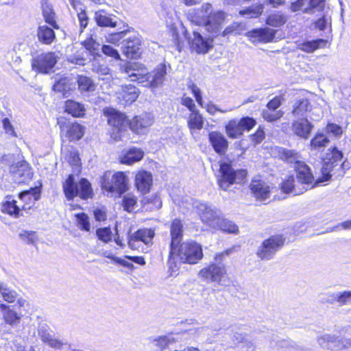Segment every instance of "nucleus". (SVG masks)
Instances as JSON below:
<instances>
[{
    "instance_id": "1",
    "label": "nucleus",
    "mask_w": 351,
    "mask_h": 351,
    "mask_svg": "<svg viewBox=\"0 0 351 351\" xmlns=\"http://www.w3.org/2000/svg\"><path fill=\"white\" fill-rule=\"evenodd\" d=\"M212 5L209 3L202 6L200 10L190 14L191 21L197 25H203L206 30L211 34H217L221 29V25L225 20L226 13L223 11H216L211 13Z\"/></svg>"
},
{
    "instance_id": "2",
    "label": "nucleus",
    "mask_w": 351,
    "mask_h": 351,
    "mask_svg": "<svg viewBox=\"0 0 351 351\" xmlns=\"http://www.w3.org/2000/svg\"><path fill=\"white\" fill-rule=\"evenodd\" d=\"M343 154L341 151L334 147L328 149L323 160L322 177L316 180L317 184L329 181L332 176L336 178L343 177L345 173Z\"/></svg>"
},
{
    "instance_id": "3",
    "label": "nucleus",
    "mask_w": 351,
    "mask_h": 351,
    "mask_svg": "<svg viewBox=\"0 0 351 351\" xmlns=\"http://www.w3.org/2000/svg\"><path fill=\"white\" fill-rule=\"evenodd\" d=\"M278 155L282 160L293 165V168L297 172V180L299 183L307 184L308 186H311L314 181V177L310 167L302 160L299 152L293 149L280 148Z\"/></svg>"
},
{
    "instance_id": "4",
    "label": "nucleus",
    "mask_w": 351,
    "mask_h": 351,
    "mask_svg": "<svg viewBox=\"0 0 351 351\" xmlns=\"http://www.w3.org/2000/svg\"><path fill=\"white\" fill-rule=\"evenodd\" d=\"M232 252V249H228L217 254L215 258L216 263H213L202 269L199 271L200 277L208 282L217 283L221 286L228 285L229 280L227 276L226 267L222 261L225 255L228 256Z\"/></svg>"
},
{
    "instance_id": "5",
    "label": "nucleus",
    "mask_w": 351,
    "mask_h": 351,
    "mask_svg": "<svg viewBox=\"0 0 351 351\" xmlns=\"http://www.w3.org/2000/svg\"><path fill=\"white\" fill-rule=\"evenodd\" d=\"M62 189L68 200H73L75 197H79L82 199L86 200L88 198H92L93 196V191L90 182L86 178H81L77 182L73 174H70L63 182Z\"/></svg>"
},
{
    "instance_id": "6",
    "label": "nucleus",
    "mask_w": 351,
    "mask_h": 351,
    "mask_svg": "<svg viewBox=\"0 0 351 351\" xmlns=\"http://www.w3.org/2000/svg\"><path fill=\"white\" fill-rule=\"evenodd\" d=\"M246 176V170L243 169L235 170L230 162H221L219 165L217 182L221 189L226 191L234 184L244 182Z\"/></svg>"
},
{
    "instance_id": "7",
    "label": "nucleus",
    "mask_w": 351,
    "mask_h": 351,
    "mask_svg": "<svg viewBox=\"0 0 351 351\" xmlns=\"http://www.w3.org/2000/svg\"><path fill=\"white\" fill-rule=\"evenodd\" d=\"M180 263L193 265L203 257L202 245L193 241L182 242L176 247L175 252Z\"/></svg>"
},
{
    "instance_id": "8",
    "label": "nucleus",
    "mask_w": 351,
    "mask_h": 351,
    "mask_svg": "<svg viewBox=\"0 0 351 351\" xmlns=\"http://www.w3.org/2000/svg\"><path fill=\"white\" fill-rule=\"evenodd\" d=\"M101 186L108 192L115 193L121 196L128 190V178L122 171L113 175L111 172H106L101 178Z\"/></svg>"
},
{
    "instance_id": "9",
    "label": "nucleus",
    "mask_w": 351,
    "mask_h": 351,
    "mask_svg": "<svg viewBox=\"0 0 351 351\" xmlns=\"http://www.w3.org/2000/svg\"><path fill=\"white\" fill-rule=\"evenodd\" d=\"M104 114L107 117L108 124L113 128L112 137L116 141L122 140L123 133L130 128V121L126 115L112 108H104Z\"/></svg>"
},
{
    "instance_id": "10",
    "label": "nucleus",
    "mask_w": 351,
    "mask_h": 351,
    "mask_svg": "<svg viewBox=\"0 0 351 351\" xmlns=\"http://www.w3.org/2000/svg\"><path fill=\"white\" fill-rule=\"evenodd\" d=\"M193 206L197 209L202 222L212 228L217 227L222 217L221 211L215 206L197 199H192Z\"/></svg>"
},
{
    "instance_id": "11",
    "label": "nucleus",
    "mask_w": 351,
    "mask_h": 351,
    "mask_svg": "<svg viewBox=\"0 0 351 351\" xmlns=\"http://www.w3.org/2000/svg\"><path fill=\"white\" fill-rule=\"evenodd\" d=\"M285 238L281 234L270 237L265 240L257 250L256 254L261 260L272 259L276 252L284 245Z\"/></svg>"
},
{
    "instance_id": "12",
    "label": "nucleus",
    "mask_w": 351,
    "mask_h": 351,
    "mask_svg": "<svg viewBox=\"0 0 351 351\" xmlns=\"http://www.w3.org/2000/svg\"><path fill=\"white\" fill-rule=\"evenodd\" d=\"M256 123V120L250 117H244L240 119H233L225 126L228 136L235 139L243 135L245 131H250Z\"/></svg>"
},
{
    "instance_id": "13",
    "label": "nucleus",
    "mask_w": 351,
    "mask_h": 351,
    "mask_svg": "<svg viewBox=\"0 0 351 351\" xmlns=\"http://www.w3.org/2000/svg\"><path fill=\"white\" fill-rule=\"evenodd\" d=\"M58 56L55 52L43 53L32 59L34 70L42 73H48L57 63Z\"/></svg>"
},
{
    "instance_id": "14",
    "label": "nucleus",
    "mask_w": 351,
    "mask_h": 351,
    "mask_svg": "<svg viewBox=\"0 0 351 351\" xmlns=\"http://www.w3.org/2000/svg\"><path fill=\"white\" fill-rule=\"evenodd\" d=\"M317 343L320 347L332 351L351 348V339L347 338L339 339L335 335L329 334L318 337Z\"/></svg>"
},
{
    "instance_id": "15",
    "label": "nucleus",
    "mask_w": 351,
    "mask_h": 351,
    "mask_svg": "<svg viewBox=\"0 0 351 351\" xmlns=\"http://www.w3.org/2000/svg\"><path fill=\"white\" fill-rule=\"evenodd\" d=\"M167 67L164 63L158 64L151 73H149L145 77L147 86L152 90L162 86L164 82L167 79Z\"/></svg>"
},
{
    "instance_id": "16",
    "label": "nucleus",
    "mask_w": 351,
    "mask_h": 351,
    "mask_svg": "<svg viewBox=\"0 0 351 351\" xmlns=\"http://www.w3.org/2000/svg\"><path fill=\"white\" fill-rule=\"evenodd\" d=\"M193 38H189V44L192 51L199 54H205L213 47V40L203 37L198 32L193 31Z\"/></svg>"
},
{
    "instance_id": "17",
    "label": "nucleus",
    "mask_w": 351,
    "mask_h": 351,
    "mask_svg": "<svg viewBox=\"0 0 351 351\" xmlns=\"http://www.w3.org/2000/svg\"><path fill=\"white\" fill-rule=\"evenodd\" d=\"M15 182L23 183L30 180L33 177L32 168L26 161H21L12 165L10 167Z\"/></svg>"
},
{
    "instance_id": "18",
    "label": "nucleus",
    "mask_w": 351,
    "mask_h": 351,
    "mask_svg": "<svg viewBox=\"0 0 351 351\" xmlns=\"http://www.w3.org/2000/svg\"><path fill=\"white\" fill-rule=\"evenodd\" d=\"M313 124L306 118H295L291 123L293 134L303 139H308L313 129Z\"/></svg>"
},
{
    "instance_id": "19",
    "label": "nucleus",
    "mask_w": 351,
    "mask_h": 351,
    "mask_svg": "<svg viewBox=\"0 0 351 351\" xmlns=\"http://www.w3.org/2000/svg\"><path fill=\"white\" fill-rule=\"evenodd\" d=\"M122 50L123 54L130 59H137L141 54V42L136 36L128 38L123 41Z\"/></svg>"
},
{
    "instance_id": "20",
    "label": "nucleus",
    "mask_w": 351,
    "mask_h": 351,
    "mask_svg": "<svg viewBox=\"0 0 351 351\" xmlns=\"http://www.w3.org/2000/svg\"><path fill=\"white\" fill-rule=\"evenodd\" d=\"M153 119L152 114L147 112L135 116L132 120L130 121V128L135 133H143L147 128L152 125Z\"/></svg>"
},
{
    "instance_id": "21",
    "label": "nucleus",
    "mask_w": 351,
    "mask_h": 351,
    "mask_svg": "<svg viewBox=\"0 0 351 351\" xmlns=\"http://www.w3.org/2000/svg\"><path fill=\"white\" fill-rule=\"evenodd\" d=\"M171 242L169 248H171V253L175 252L176 247L181 244L183 239L184 226L182 221L175 219L170 224Z\"/></svg>"
},
{
    "instance_id": "22",
    "label": "nucleus",
    "mask_w": 351,
    "mask_h": 351,
    "mask_svg": "<svg viewBox=\"0 0 351 351\" xmlns=\"http://www.w3.org/2000/svg\"><path fill=\"white\" fill-rule=\"evenodd\" d=\"M119 18L106 10L101 9L95 12L94 21L97 26L101 27H116Z\"/></svg>"
},
{
    "instance_id": "23",
    "label": "nucleus",
    "mask_w": 351,
    "mask_h": 351,
    "mask_svg": "<svg viewBox=\"0 0 351 351\" xmlns=\"http://www.w3.org/2000/svg\"><path fill=\"white\" fill-rule=\"evenodd\" d=\"M208 141L215 152L219 155H223L228 150V141L223 134L212 131L208 134Z\"/></svg>"
},
{
    "instance_id": "24",
    "label": "nucleus",
    "mask_w": 351,
    "mask_h": 351,
    "mask_svg": "<svg viewBox=\"0 0 351 351\" xmlns=\"http://www.w3.org/2000/svg\"><path fill=\"white\" fill-rule=\"evenodd\" d=\"M277 30L269 27L254 29L248 32V36L253 43H271L273 41Z\"/></svg>"
},
{
    "instance_id": "25",
    "label": "nucleus",
    "mask_w": 351,
    "mask_h": 351,
    "mask_svg": "<svg viewBox=\"0 0 351 351\" xmlns=\"http://www.w3.org/2000/svg\"><path fill=\"white\" fill-rule=\"evenodd\" d=\"M304 185L305 186H304L302 189H298L295 184L294 177L291 176L282 182L280 184V189L284 193H292L293 195H298L303 193L310 189L317 186L318 184H317L316 181L314 180L310 186H308L307 184Z\"/></svg>"
},
{
    "instance_id": "26",
    "label": "nucleus",
    "mask_w": 351,
    "mask_h": 351,
    "mask_svg": "<svg viewBox=\"0 0 351 351\" xmlns=\"http://www.w3.org/2000/svg\"><path fill=\"white\" fill-rule=\"evenodd\" d=\"M154 235V231L152 229H139L129 237L128 245L132 249H136L135 243L138 241L148 245L152 243Z\"/></svg>"
},
{
    "instance_id": "27",
    "label": "nucleus",
    "mask_w": 351,
    "mask_h": 351,
    "mask_svg": "<svg viewBox=\"0 0 351 351\" xmlns=\"http://www.w3.org/2000/svg\"><path fill=\"white\" fill-rule=\"evenodd\" d=\"M250 186L252 193L257 199L263 201L269 197V186L264 181L253 180Z\"/></svg>"
},
{
    "instance_id": "28",
    "label": "nucleus",
    "mask_w": 351,
    "mask_h": 351,
    "mask_svg": "<svg viewBox=\"0 0 351 351\" xmlns=\"http://www.w3.org/2000/svg\"><path fill=\"white\" fill-rule=\"evenodd\" d=\"M152 185V175L146 171H139L135 177V186L143 194L147 193Z\"/></svg>"
},
{
    "instance_id": "29",
    "label": "nucleus",
    "mask_w": 351,
    "mask_h": 351,
    "mask_svg": "<svg viewBox=\"0 0 351 351\" xmlns=\"http://www.w3.org/2000/svg\"><path fill=\"white\" fill-rule=\"evenodd\" d=\"M310 101L306 97H297L293 104L291 114L295 118L306 117V113L311 110Z\"/></svg>"
},
{
    "instance_id": "30",
    "label": "nucleus",
    "mask_w": 351,
    "mask_h": 351,
    "mask_svg": "<svg viewBox=\"0 0 351 351\" xmlns=\"http://www.w3.org/2000/svg\"><path fill=\"white\" fill-rule=\"evenodd\" d=\"M36 36L40 43L47 45L52 44L56 38L53 29L46 25L38 26Z\"/></svg>"
},
{
    "instance_id": "31",
    "label": "nucleus",
    "mask_w": 351,
    "mask_h": 351,
    "mask_svg": "<svg viewBox=\"0 0 351 351\" xmlns=\"http://www.w3.org/2000/svg\"><path fill=\"white\" fill-rule=\"evenodd\" d=\"M75 88V82L69 77H62L55 81L53 90L56 92L62 93L66 97V94Z\"/></svg>"
},
{
    "instance_id": "32",
    "label": "nucleus",
    "mask_w": 351,
    "mask_h": 351,
    "mask_svg": "<svg viewBox=\"0 0 351 351\" xmlns=\"http://www.w3.org/2000/svg\"><path fill=\"white\" fill-rule=\"evenodd\" d=\"M38 336L42 341L55 349H60L65 344L61 340L53 338L46 326H41L38 329Z\"/></svg>"
},
{
    "instance_id": "33",
    "label": "nucleus",
    "mask_w": 351,
    "mask_h": 351,
    "mask_svg": "<svg viewBox=\"0 0 351 351\" xmlns=\"http://www.w3.org/2000/svg\"><path fill=\"white\" fill-rule=\"evenodd\" d=\"M91 70L97 75L99 80H110L112 78L110 68L106 64L99 62L96 58L93 59Z\"/></svg>"
},
{
    "instance_id": "34",
    "label": "nucleus",
    "mask_w": 351,
    "mask_h": 351,
    "mask_svg": "<svg viewBox=\"0 0 351 351\" xmlns=\"http://www.w3.org/2000/svg\"><path fill=\"white\" fill-rule=\"evenodd\" d=\"M78 86V90L82 94H90L96 90V84L92 78L85 75H78L75 84Z\"/></svg>"
},
{
    "instance_id": "35",
    "label": "nucleus",
    "mask_w": 351,
    "mask_h": 351,
    "mask_svg": "<svg viewBox=\"0 0 351 351\" xmlns=\"http://www.w3.org/2000/svg\"><path fill=\"white\" fill-rule=\"evenodd\" d=\"M41 8L43 10V16L45 21L50 25L53 29H58L59 25L56 21V13L52 6L48 3L47 0H42Z\"/></svg>"
},
{
    "instance_id": "36",
    "label": "nucleus",
    "mask_w": 351,
    "mask_h": 351,
    "mask_svg": "<svg viewBox=\"0 0 351 351\" xmlns=\"http://www.w3.org/2000/svg\"><path fill=\"white\" fill-rule=\"evenodd\" d=\"M326 42V40L322 38L304 41L297 43V48L306 53H313L317 49L324 47Z\"/></svg>"
},
{
    "instance_id": "37",
    "label": "nucleus",
    "mask_w": 351,
    "mask_h": 351,
    "mask_svg": "<svg viewBox=\"0 0 351 351\" xmlns=\"http://www.w3.org/2000/svg\"><path fill=\"white\" fill-rule=\"evenodd\" d=\"M40 187L35 186L29 190L21 192L19 194V198L26 202V204H34L40 197Z\"/></svg>"
},
{
    "instance_id": "38",
    "label": "nucleus",
    "mask_w": 351,
    "mask_h": 351,
    "mask_svg": "<svg viewBox=\"0 0 351 351\" xmlns=\"http://www.w3.org/2000/svg\"><path fill=\"white\" fill-rule=\"evenodd\" d=\"M65 111L75 117H83L85 114V108L83 104L72 99L65 101Z\"/></svg>"
},
{
    "instance_id": "39",
    "label": "nucleus",
    "mask_w": 351,
    "mask_h": 351,
    "mask_svg": "<svg viewBox=\"0 0 351 351\" xmlns=\"http://www.w3.org/2000/svg\"><path fill=\"white\" fill-rule=\"evenodd\" d=\"M65 128L66 136L70 141L80 140L84 135V128L79 123L68 124Z\"/></svg>"
},
{
    "instance_id": "40",
    "label": "nucleus",
    "mask_w": 351,
    "mask_h": 351,
    "mask_svg": "<svg viewBox=\"0 0 351 351\" xmlns=\"http://www.w3.org/2000/svg\"><path fill=\"white\" fill-rule=\"evenodd\" d=\"M144 156V152L141 149L132 148L121 158V162L123 164L132 165L141 160Z\"/></svg>"
},
{
    "instance_id": "41",
    "label": "nucleus",
    "mask_w": 351,
    "mask_h": 351,
    "mask_svg": "<svg viewBox=\"0 0 351 351\" xmlns=\"http://www.w3.org/2000/svg\"><path fill=\"white\" fill-rule=\"evenodd\" d=\"M288 17L286 14L276 12L269 14L266 19V24L274 27H280L285 25L287 21Z\"/></svg>"
},
{
    "instance_id": "42",
    "label": "nucleus",
    "mask_w": 351,
    "mask_h": 351,
    "mask_svg": "<svg viewBox=\"0 0 351 351\" xmlns=\"http://www.w3.org/2000/svg\"><path fill=\"white\" fill-rule=\"evenodd\" d=\"M187 123L191 132L199 130L203 128L204 118L198 110L193 111L188 118Z\"/></svg>"
},
{
    "instance_id": "43",
    "label": "nucleus",
    "mask_w": 351,
    "mask_h": 351,
    "mask_svg": "<svg viewBox=\"0 0 351 351\" xmlns=\"http://www.w3.org/2000/svg\"><path fill=\"white\" fill-rule=\"evenodd\" d=\"M85 49L89 52L90 55L95 59L96 57H100V44L96 41L92 36L86 38L82 43Z\"/></svg>"
},
{
    "instance_id": "44",
    "label": "nucleus",
    "mask_w": 351,
    "mask_h": 351,
    "mask_svg": "<svg viewBox=\"0 0 351 351\" xmlns=\"http://www.w3.org/2000/svg\"><path fill=\"white\" fill-rule=\"evenodd\" d=\"M264 10V4L257 3L239 11V14L248 19L257 18L261 16Z\"/></svg>"
},
{
    "instance_id": "45",
    "label": "nucleus",
    "mask_w": 351,
    "mask_h": 351,
    "mask_svg": "<svg viewBox=\"0 0 351 351\" xmlns=\"http://www.w3.org/2000/svg\"><path fill=\"white\" fill-rule=\"evenodd\" d=\"M217 225V227H215L214 229L230 234H237L239 232V228L234 223L222 217L219 220Z\"/></svg>"
},
{
    "instance_id": "46",
    "label": "nucleus",
    "mask_w": 351,
    "mask_h": 351,
    "mask_svg": "<svg viewBox=\"0 0 351 351\" xmlns=\"http://www.w3.org/2000/svg\"><path fill=\"white\" fill-rule=\"evenodd\" d=\"M1 210L3 213L14 217H19L20 215V208L16 205V200H7L1 204Z\"/></svg>"
},
{
    "instance_id": "47",
    "label": "nucleus",
    "mask_w": 351,
    "mask_h": 351,
    "mask_svg": "<svg viewBox=\"0 0 351 351\" xmlns=\"http://www.w3.org/2000/svg\"><path fill=\"white\" fill-rule=\"evenodd\" d=\"M328 138L322 133L317 134L310 142L311 149L321 151L329 143Z\"/></svg>"
},
{
    "instance_id": "48",
    "label": "nucleus",
    "mask_w": 351,
    "mask_h": 351,
    "mask_svg": "<svg viewBox=\"0 0 351 351\" xmlns=\"http://www.w3.org/2000/svg\"><path fill=\"white\" fill-rule=\"evenodd\" d=\"M325 0H308V6L303 10V13L313 14L317 12L322 11L325 8Z\"/></svg>"
},
{
    "instance_id": "49",
    "label": "nucleus",
    "mask_w": 351,
    "mask_h": 351,
    "mask_svg": "<svg viewBox=\"0 0 351 351\" xmlns=\"http://www.w3.org/2000/svg\"><path fill=\"white\" fill-rule=\"evenodd\" d=\"M138 96V89L132 85L126 86L125 88L123 89L122 97L126 103L131 104L134 102L137 99Z\"/></svg>"
},
{
    "instance_id": "50",
    "label": "nucleus",
    "mask_w": 351,
    "mask_h": 351,
    "mask_svg": "<svg viewBox=\"0 0 351 351\" xmlns=\"http://www.w3.org/2000/svg\"><path fill=\"white\" fill-rule=\"evenodd\" d=\"M0 293L3 300L9 303L14 302L17 297V293L15 291L3 283L0 285Z\"/></svg>"
},
{
    "instance_id": "51",
    "label": "nucleus",
    "mask_w": 351,
    "mask_h": 351,
    "mask_svg": "<svg viewBox=\"0 0 351 351\" xmlns=\"http://www.w3.org/2000/svg\"><path fill=\"white\" fill-rule=\"evenodd\" d=\"M130 32V28L124 29L118 32L109 34L106 36V41L114 45H119L120 42L125 38L126 34Z\"/></svg>"
},
{
    "instance_id": "52",
    "label": "nucleus",
    "mask_w": 351,
    "mask_h": 351,
    "mask_svg": "<svg viewBox=\"0 0 351 351\" xmlns=\"http://www.w3.org/2000/svg\"><path fill=\"white\" fill-rule=\"evenodd\" d=\"M96 236L101 241L108 243L112 240V232L110 227L99 228L96 230Z\"/></svg>"
},
{
    "instance_id": "53",
    "label": "nucleus",
    "mask_w": 351,
    "mask_h": 351,
    "mask_svg": "<svg viewBox=\"0 0 351 351\" xmlns=\"http://www.w3.org/2000/svg\"><path fill=\"white\" fill-rule=\"evenodd\" d=\"M77 221V226L80 230L89 232L90 229L89 217L85 213H80L75 215Z\"/></svg>"
},
{
    "instance_id": "54",
    "label": "nucleus",
    "mask_w": 351,
    "mask_h": 351,
    "mask_svg": "<svg viewBox=\"0 0 351 351\" xmlns=\"http://www.w3.org/2000/svg\"><path fill=\"white\" fill-rule=\"evenodd\" d=\"M275 343L278 349H281L284 351H291L298 348L296 343L289 339L276 340Z\"/></svg>"
},
{
    "instance_id": "55",
    "label": "nucleus",
    "mask_w": 351,
    "mask_h": 351,
    "mask_svg": "<svg viewBox=\"0 0 351 351\" xmlns=\"http://www.w3.org/2000/svg\"><path fill=\"white\" fill-rule=\"evenodd\" d=\"M332 297L340 305L351 304V290L335 293Z\"/></svg>"
},
{
    "instance_id": "56",
    "label": "nucleus",
    "mask_w": 351,
    "mask_h": 351,
    "mask_svg": "<svg viewBox=\"0 0 351 351\" xmlns=\"http://www.w3.org/2000/svg\"><path fill=\"white\" fill-rule=\"evenodd\" d=\"M284 114L282 110L272 111L270 110H263L262 111V117L268 122H274L280 119Z\"/></svg>"
},
{
    "instance_id": "57",
    "label": "nucleus",
    "mask_w": 351,
    "mask_h": 351,
    "mask_svg": "<svg viewBox=\"0 0 351 351\" xmlns=\"http://www.w3.org/2000/svg\"><path fill=\"white\" fill-rule=\"evenodd\" d=\"M84 53H87L86 51H83L82 52L77 51V53L70 55L67 60L69 62L80 65L84 66L86 64L87 58H84Z\"/></svg>"
},
{
    "instance_id": "58",
    "label": "nucleus",
    "mask_w": 351,
    "mask_h": 351,
    "mask_svg": "<svg viewBox=\"0 0 351 351\" xmlns=\"http://www.w3.org/2000/svg\"><path fill=\"white\" fill-rule=\"evenodd\" d=\"M3 317L5 322L12 326L16 325L21 319V317L17 313L10 308H8V310L5 311Z\"/></svg>"
},
{
    "instance_id": "59",
    "label": "nucleus",
    "mask_w": 351,
    "mask_h": 351,
    "mask_svg": "<svg viewBox=\"0 0 351 351\" xmlns=\"http://www.w3.org/2000/svg\"><path fill=\"white\" fill-rule=\"evenodd\" d=\"M173 342H175V339L170 335L161 336L154 339L155 345L161 350L165 349L169 344Z\"/></svg>"
},
{
    "instance_id": "60",
    "label": "nucleus",
    "mask_w": 351,
    "mask_h": 351,
    "mask_svg": "<svg viewBox=\"0 0 351 351\" xmlns=\"http://www.w3.org/2000/svg\"><path fill=\"white\" fill-rule=\"evenodd\" d=\"M174 256H176V254L171 253V248H170L169 258L167 261V266L171 276L176 275L179 269V267L178 266L177 263L175 261Z\"/></svg>"
},
{
    "instance_id": "61",
    "label": "nucleus",
    "mask_w": 351,
    "mask_h": 351,
    "mask_svg": "<svg viewBox=\"0 0 351 351\" xmlns=\"http://www.w3.org/2000/svg\"><path fill=\"white\" fill-rule=\"evenodd\" d=\"M2 125L6 134L12 137H18L14 128L8 118L5 117L2 119Z\"/></svg>"
},
{
    "instance_id": "62",
    "label": "nucleus",
    "mask_w": 351,
    "mask_h": 351,
    "mask_svg": "<svg viewBox=\"0 0 351 351\" xmlns=\"http://www.w3.org/2000/svg\"><path fill=\"white\" fill-rule=\"evenodd\" d=\"M136 204V199L134 196L125 195L122 200V206L125 210L130 212Z\"/></svg>"
},
{
    "instance_id": "63",
    "label": "nucleus",
    "mask_w": 351,
    "mask_h": 351,
    "mask_svg": "<svg viewBox=\"0 0 351 351\" xmlns=\"http://www.w3.org/2000/svg\"><path fill=\"white\" fill-rule=\"evenodd\" d=\"M101 51L107 56L114 58L115 60H120V55L118 51L108 45H104L101 48Z\"/></svg>"
},
{
    "instance_id": "64",
    "label": "nucleus",
    "mask_w": 351,
    "mask_h": 351,
    "mask_svg": "<svg viewBox=\"0 0 351 351\" xmlns=\"http://www.w3.org/2000/svg\"><path fill=\"white\" fill-rule=\"evenodd\" d=\"M77 18L80 23V28H86L88 24L89 19L87 16L85 9L80 8V11H78L77 13Z\"/></svg>"
}]
</instances>
